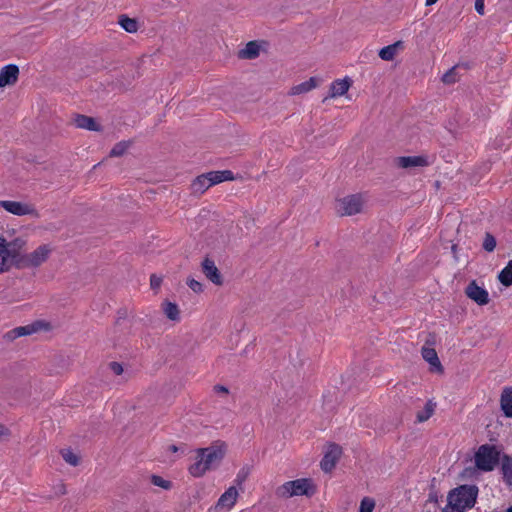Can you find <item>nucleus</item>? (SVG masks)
Listing matches in <instances>:
<instances>
[{"label":"nucleus","instance_id":"f257e3e1","mask_svg":"<svg viewBox=\"0 0 512 512\" xmlns=\"http://www.w3.org/2000/svg\"><path fill=\"white\" fill-rule=\"evenodd\" d=\"M226 453L227 444L223 441H216L208 447L198 448L195 450L194 461L188 467V472L195 478L203 477L208 471L219 467Z\"/></svg>","mask_w":512,"mask_h":512},{"label":"nucleus","instance_id":"f03ea898","mask_svg":"<svg viewBox=\"0 0 512 512\" xmlns=\"http://www.w3.org/2000/svg\"><path fill=\"white\" fill-rule=\"evenodd\" d=\"M478 488L475 485H462L448 495V505L442 512H463L472 508L476 502Z\"/></svg>","mask_w":512,"mask_h":512},{"label":"nucleus","instance_id":"7ed1b4c3","mask_svg":"<svg viewBox=\"0 0 512 512\" xmlns=\"http://www.w3.org/2000/svg\"><path fill=\"white\" fill-rule=\"evenodd\" d=\"M501 458V450L497 446L483 444L475 452L474 463L478 470L490 472L496 468Z\"/></svg>","mask_w":512,"mask_h":512},{"label":"nucleus","instance_id":"20e7f679","mask_svg":"<svg viewBox=\"0 0 512 512\" xmlns=\"http://www.w3.org/2000/svg\"><path fill=\"white\" fill-rule=\"evenodd\" d=\"M316 487L311 479L300 478L287 481L276 489V495L280 498H291L294 496H311L315 493Z\"/></svg>","mask_w":512,"mask_h":512},{"label":"nucleus","instance_id":"39448f33","mask_svg":"<svg viewBox=\"0 0 512 512\" xmlns=\"http://www.w3.org/2000/svg\"><path fill=\"white\" fill-rule=\"evenodd\" d=\"M23 242L19 239L7 242L0 237V274L8 271L19 258V250Z\"/></svg>","mask_w":512,"mask_h":512},{"label":"nucleus","instance_id":"423d86ee","mask_svg":"<svg viewBox=\"0 0 512 512\" xmlns=\"http://www.w3.org/2000/svg\"><path fill=\"white\" fill-rule=\"evenodd\" d=\"M364 204V195L352 194L336 200L335 210L341 216H352L360 213Z\"/></svg>","mask_w":512,"mask_h":512},{"label":"nucleus","instance_id":"0eeeda50","mask_svg":"<svg viewBox=\"0 0 512 512\" xmlns=\"http://www.w3.org/2000/svg\"><path fill=\"white\" fill-rule=\"evenodd\" d=\"M0 207L8 213L16 216H38L37 209L29 202L14 201V200H0Z\"/></svg>","mask_w":512,"mask_h":512},{"label":"nucleus","instance_id":"6e6552de","mask_svg":"<svg viewBox=\"0 0 512 512\" xmlns=\"http://www.w3.org/2000/svg\"><path fill=\"white\" fill-rule=\"evenodd\" d=\"M51 329L52 325L49 322L44 320H37L31 324L19 326L10 330L7 332L6 337L10 340H13L22 336L32 335L39 331H49Z\"/></svg>","mask_w":512,"mask_h":512},{"label":"nucleus","instance_id":"1a4fd4ad","mask_svg":"<svg viewBox=\"0 0 512 512\" xmlns=\"http://www.w3.org/2000/svg\"><path fill=\"white\" fill-rule=\"evenodd\" d=\"M50 253L51 248L48 245H41L22 257V266L38 267L48 259Z\"/></svg>","mask_w":512,"mask_h":512},{"label":"nucleus","instance_id":"9d476101","mask_svg":"<svg viewBox=\"0 0 512 512\" xmlns=\"http://www.w3.org/2000/svg\"><path fill=\"white\" fill-rule=\"evenodd\" d=\"M466 296L480 306L486 305L489 302V293L484 288L477 284L476 281H471L465 288Z\"/></svg>","mask_w":512,"mask_h":512},{"label":"nucleus","instance_id":"9b49d317","mask_svg":"<svg viewBox=\"0 0 512 512\" xmlns=\"http://www.w3.org/2000/svg\"><path fill=\"white\" fill-rule=\"evenodd\" d=\"M342 454V449L337 444H330L321 461V468L325 472H330L336 465Z\"/></svg>","mask_w":512,"mask_h":512},{"label":"nucleus","instance_id":"f8f14e48","mask_svg":"<svg viewBox=\"0 0 512 512\" xmlns=\"http://www.w3.org/2000/svg\"><path fill=\"white\" fill-rule=\"evenodd\" d=\"M19 75V68L14 64H9L0 69V88L10 86L16 83Z\"/></svg>","mask_w":512,"mask_h":512},{"label":"nucleus","instance_id":"ddd939ff","mask_svg":"<svg viewBox=\"0 0 512 512\" xmlns=\"http://www.w3.org/2000/svg\"><path fill=\"white\" fill-rule=\"evenodd\" d=\"M396 164L400 168L409 169L428 166L430 162L426 156H403L396 159Z\"/></svg>","mask_w":512,"mask_h":512},{"label":"nucleus","instance_id":"4468645a","mask_svg":"<svg viewBox=\"0 0 512 512\" xmlns=\"http://www.w3.org/2000/svg\"><path fill=\"white\" fill-rule=\"evenodd\" d=\"M351 85H352V80L349 77H345L343 79H337V80L333 81L329 88V94L325 98V100L327 98H337V97L345 95L348 92Z\"/></svg>","mask_w":512,"mask_h":512},{"label":"nucleus","instance_id":"2eb2a0df","mask_svg":"<svg viewBox=\"0 0 512 512\" xmlns=\"http://www.w3.org/2000/svg\"><path fill=\"white\" fill-rule=\"evenodd\" d=\"M239 493L234 486L229 487L218 499L216 507L231 510L236 504Z\"/></svg>","mask_w":512,"mask_h":512},{"label":"nucleus","instance_id":"dca6fc26","mask_svg":"<svg viewBox=\"0 0 512 512\" xmlns=\"http://www.w3.org/2000/svg\"><path fill=\"white\" fill-rule=\"evenodd\" d=\"M202 271L206 278L215 285H222L223 280L221 274L213 260L205 258L202 262Z\"/></svg>","mask_w":512,"mask_h":512},{"label":"nucleus","instance_id":"f3484780","mask_svg":"<svg viewBox=\"0 0 512 512\" xmlns=\"http://www.w3.org/2000/svg\"><path fill=\"white\" fill-rule=\"evenodd\" d=\"M320 83V80L316 77H311L307 81L294 85L290 88L288 94L291 96L300 95L307 93L316 88Z\"/></svg>","mask_w":512,"mask_h":512},{"label":"nucleus","instance_id":"a211bd4d","mask_svg":"<svg viewBox=\"0 0 512 512\" xmlns=\"http://www.w3.org/2000/svg\"><path fill=\"white\" fill-rule=\"evenodd\" d=\"M421 353H422V357L424 358V360L430 364L432 369H434L438 372L443 371L441 362L438 358V355H437V352L435 351V349L430 348V347H423Z\"/></svg>","mask_w":512,"mask_h":512},{"label":"nucleus","instance_id":"6ab92c4d","mask_svg":"<svg viewBox=\"0 0 512 512\" xmlns=\"http://www.w3.org/2000/svg\"><path fill=\"white\" fill-rule=\"evenodd\" d=\"M74 123L77 128L86 129L89 131H99L100 125L92 117L86 115H77L74 118Z\"/></svg>","mask_w":512,"mask_h":512},{"label":"nucleus","instance_id":"aec40b11","mask_svg":"<svg viewBox=\"0 0 512 512\" xmlns=\"http://www.w3.org/2000/svg\"><path fill=\"white\" fill-rule=\"evenodd\" d=\"M500 406L506 417L512 418V388L505 387L501 393Z\"/></svg>","mask_w":512,"mask_h":512},{"label":"nucleus","instance_id":"412c9836","mask_svg":"<svg viewBox=\"0 0 512 512\" xmlns=\"http://www.w3.org/2000/svg\"><path fill=\"white\" fill-rule=\"evenodd\" d=\"M501 471L504 482L507 486L512 488V456L506 454L502 455Z\"/></svg>","mask_w":512,"mask_h":512},{"label":"nucleus","instance_id":"4be33fe9","mask_svg":"<svg viewBox=\"0 0 512 512\" xmlns=\"http://www.w3.org/2000/svg\"><path fill=\"white\" fill-rule=\"evenodd\" d=\"M206 174L209 178L208 181H210L209 183L211 186L234 179L233 173L230 170L211 171Z\"/></svg>","mask_w":512,"mask_h":512},{"label":"nucleus","instance_id":"5701e85b","mask_svg":"<svg viewBox=\"0 0 512 512\" xmlns=\"http://www.w3.org/2000/svg\"><path fill=\"white\" fill-rule=\"evenodd\" d=\"M402 41H397L391 45L385 46L379 51V57L385 61H392L399 49L402 47Z\"/></svg>","mask_w":512,"mask_h":512},{"label":"nucleus","instance_id":"b1692460","mask_svg":"<svg viewBox=\"0 0 512 512\" xmlns=\"http://www.w3.org/2000/svg\"><path fill=\"white\" fill-rule=\"evenodd\" d=\"M162 310L169 320L173 322L180 321V310L175 303H172L170 301H164L162 303Z\"/></svg>","mask_w":512,"mask_h":512},{"label":"nucleus","instance_id":"393cba45","mask_svg":"<svg viewBox=\"0 0 512 512\" xmlns=\"http://www.w3.org/2000/svg\"><path fill=\"white\" fill-rule=\"evenodd\" d=\"M436 404L432 401L426 402L424 408L417 412L416 421L423 423L427 421L435 412Z\"/></svg>","mask_w":512,"mask_h":512},{"label":"nucleus","instance_id":"a878e982","mask_svg":"<svg viewBox=\"0 0 512 512\" xmlns=\"http://www.w3.org/2000/svg\"><path fill=\"white\" fill-rule=\"evenodd\" d=\"M208 176L207 174H202L200 176H198L192 183V189L195 193H203L205 192L208 188L211 187V184L210 183H207L209 182L208 181Z\"/></svg>","mask_w":512,"mask_h":512},{"label":"nucleus","instance_id":"bb28decb","mask_svg":"<svg viewBox=\"0 0 512 512\" xmlns=\"http://www.w3.org/2000/svg\"><path fill=\"white\" fill-rule=\"evenodd\" d=\"M498 280L506 287L512 285V260L500 271Z\"/></svg>","mask_w":512,"mask_h":512},{"label":"nucleus","instance_id":"cd10ccee","mask_svg":"<svg viewBox=\"0 0 512 512\" xmlns=\"http://www.w3.org/2000/svg\"><path fill=\"white\" fill-rule=\"evenodd\" d=\"M260 52V46L254 42L251 41L246 44L245 48L241 51V57L246 59H254L259 55Z\"/></svg>","mask_w":512,"mask_h":512},{"label":"nucleus","instance_id":"c85d7f7f","mask_svg":"<svg viewBox=\"0 0 512 512\" xmlns=\"http://www.w3.org/2000/svg\"><path fill=\"white\" fill-rule=\"evenodd\" d=\"M119 25L128 33H136L138 30V23L135 19L122 15L118 21Z\"/></svg>","mask_w":512,"mask_h":512},{"label":"nucleus","instance_id":"c756f323","mask_svg":"<svg viewBox=\"0 0 512 512\" xmlns=\"http://www.w3.org/2000/svg\"><path fill=\"white\" fill-rule=\"evenodd\" d=\"M61 456L71 466H77L80 463L79 455L69 448L61 450Z\"/></svg>","mask_w":512,"mask_h":512},{"label":"nucleus","instance_id":"7c9ffc66","mask_svg":"<svg viewBox=\"0 0 512 512\" xmlns=\"http://www.w3.org/2000/svg\"><path fill=\"white\" fill-rule=\"evenodd\" d=\"M151 483L164 490H170L172 488V483L169 480H166L158 475L151 476Z\"/></svg>","mask_w":512,"mask_h":512},{"label":"nucleus","instance_id":"2f4dec72","mask_svg":"<svg viewBox=\"0 0 512 512\" xmlns=\"http://www.w3.org/2000/svg\"><path fill=\"white\" fill-rule=\"evenodd\" d=\"M459 79L458 73H457V67H452L450 70H448L443 76L442 81L445 84H453L457 82Z\"/></svg>","mask_w":512,"mask_h":512},{"label":"nucleus","instance_id":"473e14b6","mask_svg":"<svg viewBox=\"0 0 512 512\" xmlns=\"http://www.w3.org/2000/svg\"><path fill=\"white\" fill-rule=\"evenodd\" d=\"M129 147V143L122 141L117 143L110 151V156L118 157L123 155Z\"/></svg>","mask_w":512,"mask_h":512},{"label":"nucleus","instance_id":"72a5a7b5","mask_svg":"<svg viewBox=\"0 0 512 512\" xmlns=\"http://www.w3.org/2000/svg\"><path fill=\"white\" fill-rule=\"evenodd\" d=\"M375 501L372 498L365 497L361 500L359 512H373Z\"/></svg>","mask_w":512,"mask_h":512},{"label":"nucleus","instance_id":"f704fd0d","mask_svg":"<svg viewBox=\"0 0 512 512\" xmlns=\"http://www.w3.org/2000/svg\"><path fill=\"white\" fill-rule=\"evenodd\" d=\"M495 247V238L491 234L487 233L483 241V248L488 252H492L495 249Z\"/></svg>","mask_w":512,"mask_h":512},{"label":"nucleus","instance_id":"c9c22d12","mask_svg":"<svg viewBox=\"0 0 512 512\" xmlns=\"http://www.w3.org/2000/svg\"><path fill=\"white\" fill-rule=\"evenodd\" d=\"M187 285H188V286H189V288H190L191 290H193L195 293H200V292H202V291H203V285H202L199 281H197V280H195V279H192V278H191V279H188V280H187Z\"/></svg>","mask_w":512,"mask_h":512},{"label":"nucleus","instance_id":"e433bc0d","mask_svg":"<svg viewBox=\"0 0 512 512\" xmlns=\"http://www.w3.org/2000/svg\"><path fill=\"white\" fill-rule=\"evenodd\" d=\"M438 503H439V496H438L437 492H430L428 499L426 501V507L431 505V506H433V508H436L438 506Z\"/></svg>","mask_w":512,"mask_h":512},{"label":"nucleus","instance_id":"4c0bfd02","mask_svg":"<svg viewBox=\"0 0 512 512\" xmlns=\"http://www.w3.org/2000/svg\"><path fill=\"white\" fill-rule=\"evenodd\" d=\"M475 10L480 15H484L485 14L484 0H475Z\"/></svg>","mask_w":512,"mask_h":512},{"label":"nucleus","instance_id":"58836bf2","mask_svg":"<svg viewBox=\"0 0 512 512\" xmlns=\"http://www.w3.org/2000/svg\"><path fill=\"white\" fill-rule=\"evenodd\" d=\"M110 369L113 371L114 374L116 375H120L122 374L123 372V368L121 366V364L117 363V362H112L110 364Z\"/></svg>","mask_w":512,"mask_h":512},{"label":"nucleus","instance_id":"ea45409f","mask_svg":"<svg viewBox=\"0 0 512 512\" xmlns=\"http://www.w3.org/2000/svg\"><path fill=\"white\" fill-rule=\"evenodd\" d=\"M214 392L218 395H227L229 393V390L226 386L216 385L214 386Z\"/></svg>","mask_w":512,"mask_h":512},{"label":"nucleus","instance_id":"a19ab883","mask_svg":"<svg viewBox=\"0 0 512 512\" xmlns=\"http://www.w3.org/2000/svg\"><path fill=\"white\" fill-rule=\"evenodd\" d=\"M8 434H9L8 429L4 425L0 424V439L2 437L8 436Z\"/></svg>","mask_w":512,"mask_h":512},{"label":"nucleus","instance_id":"79ce46f5","mask_svg":"<svg viewBox=\"0 0 512 512\" xmlns=\"http://www.w3.org/2000/svg\"><path fill=\"white\" fill-rule=\"evenodd\" d=\"M159 285H160V279L157 278L156 276H152L151 277V286L153 288H155V287H158Z\"/></svg>","mask_w":512,"mask_h":512},{"label":"nucleus","instance_id":"37998d69","mask_svg":"<svg viewBox=\"0 0 512 512\" xmlns=\"http://www.w3.org/2000/svg\"><path fill=\"white\" fill-rule=\"evenodd\" d=\"M168 450H169V451H171V452H173V453H176V452L178 451V448H177V446H175V445H170V446L168 447Z\"/></svg>","mask_w":512,"mask_h":512},{"label":"nucleus","instance_id":"c03bdc74","mask_svg":"<svg viewBox=\"0 0 512 512\" xmlns=\"http://www.w3.org/2000/svg\"><path fill=\"white\" fill-rule=\"evenodd\" d=\"M438 0H426L425 5L426 6H432L434 5Z\"/></svg>","mask_w":512,"mask_h":512},{"label":"nucleus","instance_id":"a18cd8bd","mask_svg":"<svg viewBox=\"0 0 512 512\" xmlns=\"http://www.w3.org/2000/svg\"><path fill=\"white\" fill-rule=\"evenodd\" d=\"M243 480H244V476H242V475H241V473H239V474L237 475L236 481H238V482H239V484H240Z\"/></svg>","mask_w":512,"mask_h":512},{"label":"nucleus","instance_id":"49530a36","mask_svg":"<svg viewBox=\"0 0 512 512\" xmlns=\"http://www.w3.org/2000/svg\"><path fill=\"white\" fill-rule=\"evenodd\" d=\"M507 512H512V506L507 509Z\"/></svg>","mask_w":512,"mask_h":512}]
</instances>
